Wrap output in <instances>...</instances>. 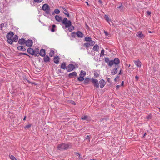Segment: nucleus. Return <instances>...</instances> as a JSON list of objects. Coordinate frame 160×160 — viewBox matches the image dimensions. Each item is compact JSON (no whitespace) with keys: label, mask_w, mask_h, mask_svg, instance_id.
I'll list each match as a JSON object with an SVG mask.
<instances>
[{"label":"nucleus","mask_w":160,"mask_h":160,"mask_svg":"<svg viewBox=\"0 0 160 160\" xmlns=\"http://www.w3.org/2000/svg\"><path fill=\"white\" fill-rule=\"evenodd\" d=\"M25 40L23 38L19 39L18 41V43L22 45H23L25 43Z\"/></svg>","instance_id":"12"},{"label":"nucleus","mask_w":160,"mask_h":160,"mask_svg":"<svg viewBox=\"0 0 160 160\" xmlns=\"http://www.w3.org/2000/svg\"><path fill=\"white\" fill-rule=\"evenodd\" d=\"M77 76V73L75 71L71 72L68 74V77L71 78H72L73 77H75Z\"/></svg>","instance_id":"10"},{"label":"nucleus","mask_w":160,"mask_h":160,"mask_svg":"<svg viewBox=\"0 0 160 160\" xmlns=\"http://www.w3.org/2000/svg\"><path fill=\"white\" fill-rule=\"evenodd\" d=\"M28 53L32 55H34V51L32 49L29 48L27 49Z\"/></svg>","instance_id":"13"},{"label":"nucleus","mask_w":160,"mask_h":160,"mask_svg":"<svg viewBox=\"0 0 160 160\" xmlns=\"http://www.w3.org/2000/svg\"><path fill=\"white\" fill-rule=\"evenodd\" d=\"M100 87L101 88H103L106 84V82L103 79H101L99 82Z\"/></svg>","instance_id":"9"},{"label":"nucleus","mask_w":160,"mask_h":160,"mask_svg":"<svg viewBox=\"0 0 160 160\" xmlns=\"http://www.w3.org/2000/svg\"><path fill=\"white\" fill-rule=\"evenodd\" d=\"M119 78V76H117L116 78L114 79V81L115 82H117V79H118Z\"/></svg>","instance_id":"50"},{"label":"nucleus","mask_w":160,"mask_h":160,"mask_svg":"<svg viewBox=\"0 0 160 160\" xmlns=\"http://www.w3.org/2000/svg\"><path fill=\"white\" fill-rule=\"evenodd\" d=\"M43 60L45 62H49L50 61V58L47 55L44 58Z\"/></svg>","instance_id":"27"},{"label":"nucleus","mask_w":160,"mask_h":160,"mask_svg":"<svg viewBox=\"0 0 160 160\" xmlns=\"http://www.w3.org/2000/svg\"><path fill=\"white\" fill-rule=\"evenodd\" d=\"M14 34L12 32L10 31L6 35V38L8 39L7 42L12 45L13 43V41L12 40V38L13 37Z\"/></svg>","instance_id":"3"},{"label":"nucleus","mask_w":160,"mask_h":160,"mask_svg":"<svg viewBox=\"0 0 160 160\" xmlns=\"http://www.w3.org/2000/svg\"><path fill=\"white\" fill-rule=\"evenodd\" d=\"M122 71V70L121 69L118 73V75H120L121 74Z\"/></svg>","instance_id":"57"},{"label":"nucleus","mask_w":160,"mask_h":160,"mask_svg":"<svg viewBox=\"0 0 160 160\" xmlns=\"http://www.w3.org/2000/svg\"><path fill=\"white\" fill-rule=\"evenodd\" d=\"M98 2L99 3L102 4V2L101 0H98Z\"/></svg>","instance_id":"58"},{"label":"nucleus","mask_w":160,"mask_h":160,"mask_svg":"<svg viewBox=\"0 0 160 160\" xmlns=\"http://www.w3.org/2000/svg\"><path fill=\"white\" fill-rule=\"evenodd\" d=\"M17 49L18 50L22 51H26V49L24 47L22 46H20L17 47Z\"/></svg>","instance_id":"18"},{"label":"nucleus","mask_w":160,"mask_h":160,"mask_svg":"<svg viewBox=\"0 0 160 160\" xmlns=\"http://www.w3.org/2000/svg\"><path fill=\"white\" fill-rule=\"evenodd\" d=\"M25 45L26 46L30 48L31 47L33 44V42L32 40L30 39H28L25 41Z\"/></svg>","instance_id":"8"},{"label":"nucleus","mask_w":160,"mask_h":160,"mask_svg":"<svg viewBox=\"0 0 160 160\" xmlns=\"http://www.w3.org/2000/svg\"><path fill=\"white\" fill-rule=\"evenodd\" d=\"M86 73L85 71L81 70L79 74L80 77L77 78V80L80 82L84 80V77L86 75Z\"/></svg>","instance_id":"5"},{"label":"nucleus","mask_w":160,"mask_h":160,"mask_svg":"<svg viewBox=\"0 0 160 160\" xmlns=\"http://www.w3.org/2000/svg\"><path fill=\"white\" fill-rule=\"evenodd\" d=\"M56 27V26L55 24H53L52 25V28L51 29V31L52 32H54L55 31L54 28Z\"/></svg>","instance_id":"34"},{"label":"nucleus","mask_w":160,"mask_h":160,"mask_svg":"<svg viewBox=\"0 0 160 160\" xmlns=\"http://www.w3.org/2000/svg\"><path fill=\"white\" fill-rule=\"evenodd\" d=\"M75 69L74 65L72 64H70L67 66V71L68 72H70Z\"/></svg>","instance_id":"7"},{"label":"nucleus","mask_w":160,"mask_h":160,"mask_svg":"<svg viewBox=\"0 0 160 160\" xmlns=\"http://www.w3.org/2000/svg\"><path fill=\"white\" fill-rule=\"evenodd\" d=\"M76 35L79 38H82L83 37V34L81 32L78 31L76 32Z\"/></svg>","instance_id":"14"},{"label":"nucleus","mask_w":160,"mask_h":160,"mask_svg":"<svg viewBox=\"0 0 160 160\" xmlns=\"http://www.w3.org/2000/svg\"><path fill=\"white\" fill-rule=\"evenodd\" d=\"M104 32L105 35L106 36H108L109 35V34L108 33V32H107L104 31Z\"/></svg>","instance_id":"51"},{"label":"nucleus","mask_w":160,"mask_h":160,"mask_svg":"<svg viewBox=\"0 0 160 160\" xmlns=\"http://www.w3.org/2000/svg\"><path fill=\"white\" fill-rule=\"evenodd\" d=\"M89 43L90 44V46H92L94 45L95 42L94 41L91 40L90 42H89Z\"/></svg>","instance_id":"33"},{"label":"nucleus","mask_w":160,"mask_h":160,"mask_svg":"<svg viewBox=\"0 0 160 160\" xmlns=\"http://www.w3.org/2000/svg\"><path fill=\"white\" fill-rule=\"evenodd\" d=\"M60 12L59 9H55L54 10V12L56 14H59L60 13Z\"/></svg>","instance_id":"37"},{"label":"nucleus","mask_w":160,"mask_h":160,"mask_svg":"<svg viewBox=\"0 0 160 160\" xmlns=\"http://www.w3.org/2000/svg\"><path fill=\"white\" fill-rule=\"evenodd\" d=\"M18 36L17 35H15L12 40L13 41V42H16L18 41Z\"/></svg>","instance_id":"28"},{"label":"nucleus","mask_w":160,"mask_h":160,"mask_svg":"<svg viewBox=\"0 0 160 160\" xmlns=\"http://www.w3.org/2000/svg\"><path fill=\"white\" fill-rule=\"evenodd\" d=\"M147 13L148 14V15H150L151 13V12L149 11H148L147 12Z\"/></svg>","instance_id":"53"},{"label":"nucleus","mask_w":160,"mask_h":160,"mask_svg":"<svg viewBox=\"0 0 160 160\" xmlns=\"http://www.w3.org/2000/svg\"><path fill=\"white\" fill-rule=\"evenodd\" d=\"M104 18H105V20L108 22H109V17L107 15H105L104 16Z\"/></svg>","instance_id":"41"},{"label":"nucleus","mask_w":160,"mask_h":160,"mask_svg":"<svg viewBox=\"0 0 160 160\" xmlns=\"http://www.w3.org/2000/svg\"><path fill=\"white\" fill-rule=\"evenodd\" d=\"M42 0H34V1L36 2L40 3L41 2Z\"/></svg>","instance_id":"45"},{"label":"nucleus","mask_w":160,"mask_h":160,"mask_svg":"<svg viewBox=\"0 0 160 160\" xmlns=\"http://www.w3.org/2000/svg\"><path fill=\"white\" fill-rule=\"evenodd\" d=\"M55 19L58 22H62V23L65 25V28H68V30L69 32H71L74 29V27L72 25L71 21H68L67 18H64L62 20V17L58 15H56L55 16Z\"/></svg>","instance_id":"1"},{"label":"nucleus","mask_w":160,"mask_h":160,"mask_svg":"<svg viewBox=\"0 0 160 160\" xmlns=\"http://www.w3.org/2000/svg\"><path fill=\"white\" fill-rule=\"evenodd\" d=\"M76 33L75 32H72L71 33V35L72 37H75Z\"/></svg>","instance_id":"44"},{"label":"nucleus","mask_w":160,"mask_h":160,"mask_svg":"<svg viewBox=\"0 0 160 160\" xmlns=\"http://www.w3.org/2000/svg\"><path fill=\"white\" fill-rule=\"evenodd\" d=\"M114 63L117 65L119 64L120 62V60L118 58H115L114 60H113Z\"/></svg>","instance_id":"20"},{"label":"nucleus","mask_w":160,"mask_h":160,"mask_svg":"<svg viewBox=\"0 0 160 160\" xmlns=\"http://www.w3.org/2000/svg\"><path fill=\"white\" fill-rule=\"evenodd\" d=\"M134 64L138 67H140L141 66V62L139 60L134 61Z\"/></svg>","instance_id":"22"},{"label":"nucleus","mask_w":160,"mask_h":160,"mask_svg":"<svg viewBox=\"0 0 160 160\" xmlns=\"http://www.w3.org/2000/svg\"><path fill=\"white\" fill-rule=\"evenodd\" d=\"M113 61L112 60H110L108 63V65L110 67L112 66L114 64Z\"/></svg>","instance_id":"31"},{"label":"nucleus","mask_w":160,"mask_h":160,"mask_svg":"<svg viewBox=\"0 0 160 160\" xmlns=\"http://www.w3.org/2000/svg\"><path fill=\"white\" fill-rule=\"evenodd\" d=\"M85 26H86V28L87 29H88V28H89V26H88V25H87V24L86 23V24H85Z\"/></svg>","instance_id":"56"},{"label":"nucleus","mask_w":160,"mask_h":160,"mask_svg":"<svg viewBox=\"0 0 160 160\" xmlns=\"http://www.w3.org/2000/svg\"><path fill=\"white\" fill-rule=\"evenodd\" d=\"M54 52L53 50H50V51L49 52V55L51 57H52L54 55Z\"/></svg>","instance_id":"30"},{"label":"nucleus","mask_w":160,"mask_h":160,"mask_svg":"<svg viewBox=\"0 0 160 160\" xmlns=\"http://www.w3.org/2000/svg\"><path fill=\"white\" fill-rule=\"evenodd\" d=\"M110 79L109 78H107V81L108 82H110Z\"/></svg>","instance_id":"61"},{"label":"nucleus","mask_w":160,"mask_h":160,"mask_svg":"<svg viewBox=\"0 0 160 160\" xmlns=\"http://www.w3.org/2000/svg\"><path fill=\"white\" fill-rule=\"evenodd\" d=\"M118 4L119 6L118 8L120 9V11L122 12L124 7L122 5V3L121 2H119Z\"/></svg>","instance_id":"25"},{"label":"nucleus","mask_w":160,"mask_h":160,"mask_svg":"<svg viewBox=\"0 0 160 160\" xmlns=\"http://www.w3.org/2000/svg\"><path fill=\"white\" fill-rule=\"evenodd\" d=\"M74 66L75 69L76 68H78V64L76 63L75 65H74Z\"/></svg>","instance_id":"48"},{"label":"nucleus","mask_w":160,"mask_h":160,"mask_svg":"<svg viewBox=\"0 0 160 160\" xmlns=\"http://www.w3.org/2000/svg\"><path fill=\"white\" fill-rule=\"evenodd\" d=\"M60 58L58 56H55L53 58L54 62L56 64H58L59 62Z\"/></svg>","instance_id":"15"},{"label":"nucleus","mask_w":160,"mask_h":160,"mask_svg":"<svg viewBox=\"0 0 160 160\" xmlns=\"http://www.w3.org/2000/svg\"><path fill=\"white\" fill-rule=\"evenodd\" d=\"M60 68L62 69L67 70V66H66V63L65 62H63L61 64Z\"/></svg>","instance_id":"24"},{"label":"nucleus","mask_w":160,"mask_h":160,"mask_svg":"<svg viewBox=\"0 0 160 160\" xmlns=\"http://www.w3.org/2000/svg\"><path fill=\"white\" fill-rule=\"evenodd\" d=\"M45 50L42 49L40 50L39 55L42 56H45Z\"/></svg>","instance_id":"17"},{"label":"nucleus","mask_w":160,"mask_h":160,"mask_svg":"<svg viewBox=\"0 0 160 160\" xmlns=\"http://www.w3.org/2000/svg\"><path fill=\"white\" fill-rule=\"evenodd\" d=\"M91 80L95 89H97L99 87L98 80L94 78H92Z\"/></svg>","instance_id":"6"},{"label":"nucleus","mask_w":160,"mask_h":160,"mask_svg":"<svg viewBox=\"0 0 160 160\" xmlns=\"http://www.w3.org/2000/svg\"><path fill=\"white\" fill-rule=\"evenodd\" d=\"M99 49V46L97 44L95 45L93 48V50L94 51H98Z\"/></svg>","instance_id":"26"},{"label":"nucleus","mask_w":160,"mask_h":160,"mask_svg":"<svg viewBox=\"0 0 160 160\" xmlns=\"http://www.w3.org/2000/svg\"><path fill=\"white\" fill-rule=\"evenodd\" d=\"M135 79H136V81H138V78H139L138 77V76H137V75H136L135 77Z\"/></svg>","instance_id":"54"},{"label":"nucleus","mask_w":160,"mask_h":160,"mask_svg":"<svg viewBox=\"0 0 160 160\" xmlns=\"http://www.w3.org/2000/svg\"><path fill=\"white\" fill-rule=\"evenodd\" d=\"M81 119L83 120H86L87 121H89L91 120V118L90 117L87 115H85L81 118Z\"/></svg>","instance_id":"11"},{"label":"nucleus","mask_w":160,"mask_h":160,"mask_svg":"<svg viewBox=\"0 0 160 160\" xmlns=\"http://www.w3.org/2000/svg\"><path fill=\"white\" fill-rule=\"evenodd\" d=\"M60 8H62L65 12H63V13L68 17H70L69 14L68 13V11L64 7L62 6L60 7Z\"/></svg>","instance_id":"16"},{"label":"nucleus","mask_w":160,"mask_h":160,"mask_svg":"<svg viewBox=\"0 0 160 160\" xmlns=\"http://www.w3.org/2000/svg\"><path fill=\"white\" fill-rule=\"evenodd\" d=\"M42 9L44 11H45V13L47 14H49L50 13L51 11L50 8L49 6L46 4H44L42 7Z\"/></svg>","instance_id":"4"},{"label":"nucleus","mask_w":160,"mask_h":160,"mask_svg":"<svg viewBox=\"0 0 160 160\" xmlns=\"http://www.w3.org/2000/svg\"><path fill=\"white\" fill-rule=\"evenodd\" d=\"M124 85V81H122L121 84V86H123Z\"/></svg>","instance_id":"60"},{"label":"nucleus","mask_w":160,"mask_h":160,"mask_svg":"<svg viewBox=\"0 0 160 160\" xmlns=\"http://www.w3.org/2000/svg\"><path fill=\"white\" fill-rule=\"evenodd\" d=\"M19 55H20V56H21V55H26L30 57V56L29 55H28V54H27L26 53H24V52H20V53H19Z\"/></svg>","instance_id":"38"},{"label":"nucleus","mask_w":160,"mask_h":160,"mask_svg":"<svg viewBox=\"0 0 160 160\" xmlns=\"http://www.w3.org/2000/svg\"><path fill=\"white\" fill-rule=\"evenodd\" d=\"M72 145L70 144H66L62 143L58 144L57 146L58 150L60 151L66 150L69 148H71Z\"/></svg>","instance_id":"2"},{"label":"nucleus","mask_w":160,"mask_h":160,"mask_svg":"<svg viewBox=\"0 0 160 160\" xmlns=\"http://www.w3.org/2000/svg\"><path fill=\"white\" fill-rule=\"evenodd\" d=\"M34 51L35 56H38L40 52L39 49L38 48H36L35 50H34Z\"/></svg>","instance_id":"19"},{"label":"nucleus","mask_w":160,"mask_h":160,"mask_svg":"<svg viewBox=\"0 0 160 160\" xmlns=\"http://www.w3.org/2000/svg\"><path fill=\"white\" fill-rule=\"evenodd\" d=\"M146 134V133L144 134L143 135V137H144L145 136Z\"/></svg>","instance_id":"64"},{"label":"nucleus","mask_w":160,"mask_h":160,"mask_svg":"<svg viewBox=\"0 0 160 160\" xmlns=\"http://www.w3.org/2000/svg\"><path fill=\"white\" fill-rule=\"evenodd\" d=\"M100 55V56H102L104 55V50L103 49L101 50Z\"/></svg>","instance_id":"36"},{"label":"nucleus","mask_w":160,"mask_h":160,"mask_svg":"<svg viewBox=\"0 0 160 160\" xmlns=\"http://www.w3.org/2000/svg\"><path fill=\"white\" fill-rule=\"evenodd\" d=\"M92 38L89 37H86L85 38V41L88 42H90Z\"/></svg>","instance_id":"32"},{"label":"nucleus","mask_w":160,"mask_h":160,"mask_svg":"<svg viewBox=\"0 0 160 160\" xmlns=\"http://www.w3.org/2000/svg\"><path fill=\"white\" fill-rule=\"evenodd\" d=\"M4 26V24L3 23H2L0 25V28H1V29H2V27Z\"/></svg>","instance_id":"49"},{"label":"nucleus","mask_w":160,"mask_h":160,"mask_svg":"<svg viewBox=\"0 0 160 160\" xmlns=\"http://www.w3.org/2000/svg\"><path fill=\"white\" fill-rule=\"evenodd\" d=\"M120 87V85H117L116 86V89H119V88Z\"/></svg>","instance_id":"55"},{"label":"nucleus","mask_w":160,"mask_h":160,"mask_svg":"<svg viewBox=\"0 0 160 160\" xmlns=\"http://www.w3.org/2000/svg\"><path fill=\"white\" fill-rule=\"evenodd\" d=\"M151 116L150 115H148L146 117L147 118L149 119L151 118Z\"/></svg>","instance_id":"52"},{"label":"nucleus","mask_w":160,"mask_h":160,"mask_svg":"<svg viewBox=\"0 0 160 160\" xmlns=\"http://www.w3.org/2000/svg\"><path fill=\"white\" fill-rule=\"evenodd\" d=\"M75 154L76 155H78L79 158H81V157L80 156V154L79 153L76 152L75 153Z\"/></svg>","instance_id":"47"},{"label":"nucleus","mask_w":160,"mask_h":160,"mask_svg":"<svg viewBox=\"0 0 160 160\" xmlns=\"http://www.w3.org/2000/svg\"><path fill=\"white\" fill-rule=\"evenodd\" d=\"M58 72L61 73V72L62 71H61V69H59L58 70Z\"/></svg>","instance_id":"59"},{"label":"nucleus","mask_w":160,"mask_h":160,"mask_svg":"<svg viewBox=\"0 0 160 160\" xmlns=\"http://www.w3.org/2000/svg\"><path fill=\"white\" fill-rule=\"evenodd\" d=\"M10 158L12 160H17L16 158L13 155H11L10 156Z\"/></svg>","instance_id":"39"},{"label":"nucleus","mask_w":160,"mask_h":160,"mask_svg":"<svg viewBox=\"0 0 160 160\" xmlns=\"http://www.w3.org/2000/svg\"><path fill=\"white\" fill-rule=\"evenodd\" d=\"M118 72V69L116 67L112 70L111 74L112 75H114L116 74Z\"/></svg>","instance_id":"21"},{"label":"nucleus","mask_w":160,"mask_h":160,"mask_svg":"<svg viewBox=\"0 0 160 160\" xmlns=\"http://www.w3.org/2000/svg\"><path fill=\"white\" fill-rule=\"evenodd\" d=\"M84 80V83L86 84H88L89 82L90 81V79H89V78H85V79Z\"/></svg>","instance_id":"29"},{"label":"nucleus","mask_w":160,"mask_h":160,"mask_svg":"<svg viewBox=\"0 0 160 160\" xmlns=\"http://www.w3.org/2000/svg\"><path fill=\"white\" fill-rule=\"evenodd\" d=\"M26 117V116L24 117L23 119V120H25Z\"/></svg>","instance_id":"63"},{"label":"nucleus","mask_w":160,"mask_h":160,"mask_svg":"<svg viewBox=\"0 0 160 160\" xmlns=\"http://www.w3.org/2000/svg\"><path fill=\"white\" fill-rule=\"evenodd\" d=\"M94 77L98 78L99 76V74L97 72H95L94 74Z\"/></svg>","instance_id":"40"},{"label":"nucleus","mask_w":160,"mask_h":160,"mask_svg":"<svg viewBox=\"0 0 160 160\" xmlns=\"http://www.w3.org/2000/svg\"><path fill=\"white\" fill-rule=\"evenodd\" d=\"M90 136H89V135H87L86 137V139L87 140V139H88V142H89L90 141Z\"/></svg>","instance_id":"46"},{"label":"nucleus","mask_w":160,"mask_h":160,"mask_svg":"<svg viewBox=\"0 0 160 160\" xmlns=\"http://www.w3.org/2000/svg\"><path fill=\"white\" fill-rule=\"evenodd\" d=\"M85 2L88 6H89V4H88V2Z\"/></svg>","instance_id":"62"},{"label":"nucleus","mask_w":160,"mask_h":160,"mask_svg":"<svg viewBox=\"0 0 160 160\" xmlns=\"http://www.w3.org/2000/svg\"><path fill=\"white\" fill-rule=\"evenodd\" d=\"M109 58L108 57H106L105 58V61L107 63H108L109 61Z\"/></svg>","instance_id":"42"},{"label":"nucleus","mask_w":160,"mask_h":160,"mask_svg":"<svg viewBox=\"0 0 160 160\" xmlns=\"http://www.w3.org/2000/svg\"><path fill=\"white\" fill-rule=\"evenodd\" d=\"M84 46L86 48H88L90 46V44L89 43V42L85 43H84Z\"/></svg>","instance_id":"35"},{"label":"nucleus","mask_w":160,"mask_h":160,"mask_svg":"<svg viewBox=\"0 0 160 160\" xmlns=\"http://www.w3.org/2000/svg\"><path fill=\"white\" fill-rule=\"evenodd\" d=\"M31 124H29L28 125H27L25 126V129H28V128H30L31 127Z\"/></svg>","instance_id":"43"},{"label":"nucleus","mask_w":160,"mask_h":160,"mask_svg":"<svg viewBox=\"0 0 160 160\" xmlns=\"http://www.w3.org/2000/svg\"><path fill=\"white\" fill-rule=\"evenodd\" d=\"M136 36L138 37H139L142 38L144 37V36L141 31H139L136 34Z\"/></svg>","instance_id":"23"}]
</instances>
